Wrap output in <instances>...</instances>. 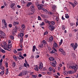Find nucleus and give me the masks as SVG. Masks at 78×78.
<instances>
[{
  "label": "nucleus",
  "instance_id": "f257e3e1",
  "mask_svg": "<svg viewBox=\"0 0 78 78\" xmlns=\"http://www.w3.org/2000/svg\"><path fill=\"white\" fill-rule=\"evenodd\" d=\"M54 59H55L53 57H50L49 58V60L52 61V62H51L50 63V64L55 67L56 65V60H54Z\"/></svg>",
  "mask_w": 78,
  "mask_h": 78
},
{
  "label": "nucleus",
  "instance_id": "f03ea898",
  "mask_svg": "<svg viewBox=\"0 0 78 78\" xmlns=\"http://www.w3.org/2000/svg\"><path fill=\"white\" fill-rule=\"evenodd\" d=\"M16 4L15 3H12L10 5V8H12L13 11L15 10V9L16 8V6H15Z\"/></svg>",
  "mask_w": 78,
  "mask_h": 78
},
{
  "label": "nucleus",
  "instance_id": "7ed1b4c3",
  "mask_svg": "<svg viewBox=\"0 0 78 78\" xmlns=\"http://www.w3.org/2000/svg\"><path fill=\"white\" fill-rule=\"evenodd\" d=\"M2 22L3 23H4V25L5 28H7L8 25H7V23L6 22V20L5 19H3L2 20Z\"/></svg>",
  "mask_w": 78,
  "mask_h": 78
},
{
  "label": "nucleus",
  "instance_id": "20e7f679",
  "mask_svg": "<svg viewBox=\"0 0 78 78\" xmlns=\"http://www.w3.org/2000/svg\"><path fill=\"white\" fill-rule=\"evenodd\" d=\"M73 69H74V71L75 72H76V71L77 70V69H78V66H73Z\"/></svg>",
  "mask_w": 78,
  "mask_h": 78
},
{
  "label": "nucleus",
  "instance_id": "39448f33",
  "mask_svg": "<svg viewBox=\"0 0 78 78\" xmlns=\"http://www.w3.org/2000/svg\"><path fill=\"white\" fill-rule=\"evenodd\" d=\"M55 27H53V26L51 25H49V28L51 30V31H53V30H54L55 29Z\"/></svg>",
  "mask_w": 78,
  "mask_h": 78
},
{
  "label": "nucleus",
  "instance_id": "423d86ee",
  "mask_svg": "<svg viewBox=\"0 0 78 78\" xmlns=\"http://www.w3.org/2000/svg\"><path fill=\"white\" fill-rule=\"evenodd\" d=\"M43 67V64H42V62H40L39 66L38 67V68L39 69H42Z\"/></svg>",
  "mask_w": 78,
  "mask_h": 78
},
{
  "label": "nucleus",
  "instance_id": "0eeeda50",
  "mask_svg": "<svg viewBox=\"0 0 78 78\" xmlns=\"http://www.w3.org/2000/svg\"><path fill=\"white\" fill-rule=\"evenodd\" d=\"M43 6V5L41 4L38 5H37V7L38 9H42Z\"/></svg>",
  "mask_w": 78,
  "mask_h": 78
},
{
  "label": "nucleus",
  "instance_id": "6e6552de",
  "mask_svg": "<svg viewBox=\"0 0 78 78\" xmlns=\"http://www.w3.org/2000/svg\"><path fill=\"white\" fill-rule=\"evenodd\" d=\"M17 29H15L13 30H12V33L13 35H15L16 33L17 32Z\"/></svg>",
  "mask_w": 78,
  "mask_h": 78
},
{
  "label": "nucleus",
  "instance_id": "1a4fd4ad",
  "mask_svg": "<svg viewBox=\"0 0 78 78\" xmlns=\"http://www.w3.org/2000/svg\"><path fill=\"white\" fill-rule=\"evenodd\" d=\"M34 14V11L33 10H30L29 12V15H32Z\"/></svg>",
  "mask_w": 78,
  "mask_h": 78
},
{
  "label": "nucleus",
  "instance_id": "9d476101",
  "mask_svg": "<svg viewBox=\"0 0 78 78\" xmlns=\"http://www.w3.org/2000/svg\"><path fill=\"white\" fill-rule=\"evenodd\" d=\"M0 34H1L2 36H5V33L3 32V31L2 30H0Z\"/></svg>",
  "mask_w": 78,
  "mask_h": 78
},
{
  "label": "nucleus",
  "instance_id": "9b49d317",
  "mask_svg": "<svg viewBox=\"0 0 78 78\" xmlns=\"http://www.w3.org/2000/svg\"><path fill=\"white\" fill-rule=\"evenodd\" d=\"M21 28L22 30H25V26L24 24H22L21 25Z\"/></svg>",
  "mask_w": 78,
  "mask_h": 78
},
{
  "label": "nucleus",
  "instance_id": "f8f14e48",
  "mask_svg": "<svg viewBox=\"0 0 78 78\" xmlns=\"http://www.w3.org/2000/svg\"><path fill=\"white\" fill-rule=\"evenodd\" d=\"M38 48H43V44L41 43L38 45Z\"/></svg>",
  "mask_w": 78,
  "mask_h": 78
},
{
  "label": "nucleus",
  "instance_id": "ddd939ff",
  "mask_svg": "<svg viewBox=\"0 0 78 78\" xmlns=\"http://www.w3.org/2000/svg\"><path fill=\"white\" fill-rule=\"evenodd\" d=\"M77 47H78V44H77V43L75 44L74 47H73L74 50H75L76 48H77Z\"/></svg>",
  "mask_w": 78,
  "mask_h": 78
},
{
  "label": "nucleus",
  "instance_id": "4468645a",
  "mask_svg": "<svg viewBox=\"0 0 78 78\" xmlns=\"http://www.w3.org/2000/svg\"><path fill=\"white\" fill-rule=\"evenodd\" d=\"M18 36L21 37H22L24 36V34L23 33H20L19 34Z\"/></svg>",
  "mask_w": 78,
  "mask_h": 78
},
{
  "label": "nucleus",
  "instance_id": "2eb2a0df",
  "mask_svg": "<svg viewBox=\"0 0 78 78\" xmlns=\"http://www.w3.org/2000/svg\"><path fill=\"white\" fill-rule=\"evenodd\" d=\"M53 41V37L51 36L49 38V41L52 42Z\"/></svg>",
  "mask_w": 78,
  "mask_h": 78
},
{
  "label": "nucleus",
  "instance_id": "dca6fc26",
  "mask_svg": "<svg viewBox=\"0 0 78 78\" xmlns=\"http://www.w3.org/2000/svg\"><path fill=\"white\" fill-rule=\"evenodd\" d=\"M34 69L36 70V71H39V69H38V65H36L35 67L34 68Z\"/></svg>",
  "mask_w": 78,
  "mask_h": 78
},
{
  "label": "nucleus",
  "instance_id": "f3484780",
  "mask_svg": "<svg viewBox=\"0 0 78 78\" xmlns=\"http://www.w3.org/2000/svg\"><path fill=\"white\" fill-rule=\"evenodd\" d=\"M4 73H5V72H4V71H2L0 73V76H3Z\"/></svg>",
  "mask_w": 78,
  "mask_h": 78
},
{
  "label": "nucleus",
  "instance_id": "a211bd4d",
  "mask_svg": "<svg viewBox=\"0 0 78 78\" xmlns=\"http://www.w3.org/2000/svg\"><path fill=\"white\" fill-rule=\"evenodd\" d=\"M0 51H1V52H2V53H6V51H5V50L1 48H0Z\"/></svg>",
  "mask_w": 78,
  "mask_h": 78
},
{
  "label": "nucleus",
  "instance_id": "6ab92c4d",
  "mask_svg": "<svg viewBox=\"0 0 78 78\" xmlns=\"http://www.w3.org/2000/svg\"><path fill=\"white\" fill-rule=\"evenodd\" d=\"M19 22H14L13 23V25L14 26H15L16 25H19Z\"/></svg>",
  "mask_w": 78,
  "mask_h": 78
},
{
  "label": "nucleus",
  "instance_id": "aec40b11",
  "mask_svg": "<svg viewBox=\"0 0 78 78\" xmlns=\"http://www.w3.org/2000/svg\"><path fill=\"white\" fill-rule=\"evenodd\" d=\"M32 10V11H34V5H32L31 6V7H30Z\"/></svg>",
  "mask_w": 78,
  "mask_h": 78
},
{
  "label": "nucleus",
  "instance_id": "412c9836",
  "mask_svg": "<svg viewBox=\"0 0 78 78\" xmlns=\"http://www.w3.org/2000/svg\"><path fill=\"white\" fill-rule=\"evenodd\" d=\"M7 45H6V43H3V47L4 48H6L7 47Z\"/></svg>",
  "mask_w": 78,
  "mask_h": 78
},
{
  "label": "nucleus",
  "instance_id": "4be33fe9",
  "mask_svg": "<svg viewBox=\"0 0 78 78\" xmlns=\"http://www.w3.org/2000/svg\"><path fill=\"white\" fill-rule=\"evenodd\" d=\"M53 46L54 47H55L56 48V47H58V44L56 43H55L53 44Z\"/></svg>",
  "mask_w": 78,
  "mask_h": 78
},
{
  "label": "nucleus",
  "instance_id": "5701e85b",
  "mask_svg": "<svg viewBox=\"0 0 78 78\" xmlns=\"http://www.w3.org/2000/svg\"><path fill=\"white\" fill-rule=\"evenodd\" d=\"M13 58H14V59L16 61H17V57H16V56L14 55L13 56Z\"/></svg>",
  "mask_w": 78,
  "mask_h": 78
},
{
  "label": "nucleus",
  "instance_id": "b1692460",
  "mask_svg": "<svg viewBox=\"0 0 78 78\" xmlns=\"http://www.w3.org/2000/svg\"><path fill=\"white\" fill-rule=\"evenodd\" d=\"M66 27L64 26V25H62V29L63 30H65V29H66Z\"/></svg>",
  "mask_w": 78,
  "mask_h": 78
},
{
  "label": "nucleus",
  "instance_id": "393cba45",
  "mask_svg": "<svg viewBox=\"0 0 78 78\" xmlns=\"http://www.w3.org/2000/svg\"><path fill=\"white\" fill-rule=\"evenodd\" d=\"M42 43L44 44V45H45V44H47V42L45 40H43L42 41Z\"/></svg>",
  "mask_w": 78,
  "mask_h": 78
},
{
  "label": "nucleus",
  "instance_id": "a878e982",
  "mask_svg": "<svg viewBox=\"0 0 78 78\" xmlns=\"http://www.w3.org/2000/svg\"><path fill=\"white\" fill-rule=\"evenodd\" d=\"M52 9H54L53 11H55V8H56V7L55 5H53V6H52Z\"/></svg>",
  "mask_w": 78,
  "mask_h": 78
},
{
  "label": "nucleus",
  "instance_id": "bb28decb",
  "mask_svg": "<svg viewBox=\"0 0 78 78\" xmlns=\"http://www.w3.org/2000/svg\"><path fill=\"white\" fill-rule=\"evenodd\" d=\"M65 17L66 19H68L69 18V16H68V14H65Z\"/></svg>",
  "mask_w": 78,
  "mask_h": 78
},
{
  "label": "nucleus",
  "instance_id": "cd10ccee",
  "mask_svg": "<svg viewBox=\"0 0 78 78\" xmlns=\"http://www.w3.org/2000/svg\"><path fill=\"white\" fill-rule=\"evenodd\" d=\"M62 41H63V40L62 39H61L60 41V42L59 43V45H61L62 44Z\"/></svg>",
  "mask_w": 78,
  "mask_h": 78
},
{
  "label": "nucleus",
  "instance_id": "c85d7f7f",
  "mask_svg": "<svg viewBox=\"0 0 78 78\" xmlns=\"http://www.w3.org/2000/svg\"><path fill=\"white\" fill-rule=\"evenodd\" d=\"M42 10L44 11V12H47V10L44 8H42Z\"/></svg>",
  "mask_w": 78,
  "mask_h": 78
},
{
  "label": "nucleus",
  "instance_id": "c756f323",
  "mask_svg": "<svg viewBox=\"0 0 78 78\" xmlns=\"http://www.w3.org/2000/svg\"><path fill=\"white\" fill-rule=\"evenodd\" d=\"M31 5V2H29L28 3L27 5V6H30V5Z\"/></svg>",
  "mask_w": 78,
  "mask_h": 78
},
{
  "label": "nucleus",
  "instance_id": "7c9ffc66",
  "mask_svg": "<svg viewBox=\"0 0 78 78\" xmlns=\"http://www.w3.org/2000/svg\"><path fill=\"white\" fill-rule=\"evenodd\" d=\"M53 70V69L52 68H51V67H50L49 68V71H50V72H51V71H52V70Z\"/></svg>",
  "mask_w": 78,
  "mask_h": 78
},
{
  "label": "nucleus",
  "instance_id": "2f4dec72",
  "mask_svg": "<svg viewBox=\"0 0 78 78\" xmlns=\"http://www.w3.org/2000/svg\"><path fill=\"white\" fill-rule=\"evenodd\" d=\"M7 47H8L9 48H11L12 47V44H8Z\"/></svg>",
  "mask_w": 78,
  "mask_h": 78
},
{
  "label": "nucleus",
  "instance_id": "473e14b6",
  "mask_svg": "<svg viewBox=\"0 0 78 78\" xmlns=\"http://www.w3.org/2000/svg\"><path fill=\"white\" fill-rule=\"evenodd\" d=\"M59 51H61V52H62V51H63L64 50H63V49H62L61 48H60L59 49H58Z\"/></svg>",
  "mask_w": 78,
  "mask_h": 78
},
{
  "label": "nucleus",
  "instance_id": "72a5a7b5",
  "mask_svg": "<svg viewBox=\"0 0 78 78\" xmlns=\"http://www.w3.org/2000/svg\"><path fill=\"white\" fill-rule=\"evenodd\" d=\"M8 73H9V71H8V69H7L6 70L5 74L8 75Z\"/></svg>",
  "mask_w": 78,
  "mask_h": 78
},
{
  "label": "nucleus",
  "instance_id": "f704fd0d",
  "mask_svg": "<svg viewBox=\"0 0 78 78\" xmlns=\"http://www.w3.org/2000/svg\"><path fill=\"white\" fill-rule=\"evenodd\" d=\"M68 73H69V74H72V71H69L67 72Z\"/></svg>",
  "mask_w": 78,
  "mask_h": 78
},
{
  "label": "nucleus",
  "instance_id": "c9c22d12",
  "mask_svg": "<svg viewBox=\"0 0 78 78\" xmlns=\"http://www.w3.org/2000/svg\"><path fill=\"white\" fill-rule=\"evenodd\" d=\"M15 66H16V63H15V62H13L12 63V66L13 67H14Z\"/></svg>",
  "mask_w": 78,
  "mask_h": 78
},
{
  "label": "nucleus",
  "instance_id": "e433bc0d",
  "mask_svg": "<svg viewBox=\"0 0 78 78\" xmlns=\"http://www.w3.org/2000/svg\"><path fill=\"white\" fill-rule=\"evenodd\" d=\"M55 23H56V22H55V21H51V24H52V25H55Z\"/></svg>",
  "mask_w": 78,
  "mask_h": 78
},
{
  "label": "nucleus",
  "instance_id": "4c0bfd02",
  "mask_svg": "<svg viewBox=\"0 0 78 78\" xmlns=\"http://www.w3.org/2000/svg\"><path fill=\"white\" fill-rule=\"evenodd\" d=\"M38 20H42V19H41V16H38Z\"/></svg>",
  "mask_w": 78,
  "mask_h": 78
},
{
  "label": "nucleus",
  "instance_id": "58836bf2",
  "mask_svg": "<svg viewBox=\"0 0 78 78\" xmlns=\"http://www.w3.org/2000/svg\"><path fill=\"white\" fill-rule=\"evenodd\" d=\"M10 37L11 39L13 40L14 39V36H10Z\"/></svg>",
  "mask_w": 78,
  "mask_h": 78
},
{
  "label": "nucleus",
  "instance_id": "ea45409f",
  "mask_svg": "<svg viewBox=\"0 0 78 78\" xmlns=\"http://www.w3.org/2000/svg\"><path fill=\"white\" fill-rule=\"evenodd\" d=\"M62 53L63 54V55H66V52L63 51L62 52Z\"/></svg>",
  "mask_w": 78,
  "mask_h": 78
},
{
  "label": "nucleus",
  "instance_id": "a19ab883",
  "mask_svg": "<svg viewBox=\"0 0 78 78\" xmlns=\"http://www.w3.org/2000/svg\"><path fill=\"white\" fill-rule=\"evenodd\" d=\"M15 29L16 30H18V29H19V27L18 26H16L15 27Z\"/></svg>",
  "mask_w": 78,
  "mask_h": 78
},
{
  "label": "nucleus",
  "instance_id": "79ce46f5",
  "mask_svg": "<svg viewBox=\"0 0 78 78\" xmlns=\"http://www.w3.org/2000/svg\"><path fill=\"white\" fill-rule=\"evenodd\" d=\"M8 62H6L5 63V65L6 67H7V68L8 67Z\"/></svg>",
  "mask_w": 78,
  "mask_h": 78
},
{
  "label": "nucleus",
  "instance_id": "37998d69",
  "mask_svg": "<svg viewBox=\"0 0 78 78\" xmlns=\"http://www.w3.org/2000/svg\"><path fill=\"white\" fill-rule=\"evenodd\" d=\"M55 52V51L52 50L50 52V53H51V54H53Z\"/></svg>",
  "mask_w": 78,
  "mask_h": 78
},
{
  "label": "nucleus",
  "instance_id": "c03bdc74",
  "mask_svg": "<svg viewBox=\"0 0 78 78\" xmlns=\"http://www.w3.org/2000/svg\"><path fill=\"white\" fill-rule=\"evenodd\" d=\"M23 42V38H21L20 39V42L21 43H22V42Z\"/></svg>",
  "mask_w": 78,
  "mask_h": 78
},
{
  "label": "nucleus",
  "instance_id": "a18cd8bd",
  "mask_svg": "<svg viewBox=\"0 0 78 78\" xmlns=\"http://www.w3.org/2000/svg\"><path fill=\"white\" fill-rule=\"evenodd\" d=\"M73 66H69V69H73Z\"/></svg>",
  "mask_w": 78,
  "mask_h": 78
},
{
  "label": "nucleus",
  "instance_id": "49530a36",
  "mask_svg": "<svg viewBox=\"0 0 78 78\" xmlns=\"http://www.w3.org/2000/svg\"><path fill=\"white\" fill-rule=\"evenodd\" d=\"M9 28H11V27H12V25L11 24H10L9 25Z\"/></svg>",
  "mask_w": 78,
  "mask_h": 78
},
{
  "label": "nucleus",
  "instance_id": "de8ad7c7",
  "mask_svg": "<svg viewBox=\"0 0 78 78\" xmlns=\"http://www.w3.org/2000/svg\"><path fill=\"white\" fill-rule=\"evenodd\" d=\"M71 45H72V47H73V48L74 47V44L72 43L71 44Z\"/></svg>",
  "mask_w": 78,
  "mask_h": 78
},
{
  "label": "nucleus",
  "instance_id": "09e8293b",
  "mask_svg": "<svg viewBox=\"0 0 78 78\" xmlns=\"http://www.w3.org/2000/svg\"><path fill=\"white\" fill-rule=\"evenodd\" d=\"M48 34V32H45L44 33V35H46V34Z\"/></svg>",
  "mask_w": 78,
  "mask_h": 78
},
{
  "label": "nucleus",
  "instance_id": "8fccbe9b",
  "mask_svg": "<svg viewBox=\"0 0 78 78\" xmlns=\"http://www.w3.org/2000/svg\"><path fill=\"white\" fill-rule=\"evenodd\" d=\"M17 50L18 51H22V48H18Z\"/></svg>",
  "mask_w": 78,
  "mask_h": 78
},
{
  "label": "nucleus",
  "instance_id": "3c124183",
  "mask_svg": "<svg viewBox=\"0 0 78 78\" xmlns=\"http://www.w3.org/2000/svg\"><path fill=\"white\" fill-rule=\"evenodd\" d=\"M13 51L14 53H17V51H16L15 49L13 50Z\"/></svg>",
  "mask_w": 78,
  "mask_h": 78
},
{
  "label": "nucleus",
  "instance_id": "603ef678",
  "mask_svg": "<svg viewBox=\"0 0 78 78\" xmlns=\"http://www.w3.org/2000/svg\"><path fill=\"white\" fill-rule=\"evenodd\" d=\"M4 67H3V66H1V70H4Z\"/></svg>",
  "mask_w": 78,
  "mask_h": 78
},
{
  "label": "nucleus",
  "instance_id": "864d4df0",
  "mask_svg": "<svg viewBox=\"0 0 78 78\" xmlns=\"http://www.w3.org/2000/svg\"><path fill=\"white\" fill-rule=\"evenodd\" d=\"M21 73H22V75H25V72H24V71H22L21 72Z\"/></svg>",
  "mask_w": 78,
  "mask_h": 78
},
{
  "label": "nucleus",
  "instance_id": "5fc2aeb1",
  "mask_svg": "<svg viewBox=\"0 0 78 78\" xmlns=\"http://www.w3.org/2000/svg\"><path fill=\"white\" fill-rule=\"evenodd\" d=\"M7 50L8 51H10L11 50V48H9L8 47H7Z\"/></svg>",
  "mask_w": 78,
  "mask_h": 78
},
{
  "label": "nucleus",
  "instance_id": "6e6d98bb",
  "mask_svg": "<svg viewBox=\"0 0 78 78\" xmlns=\"http://www.w3.org/2000/svg\"><path fill=\"white\" fill-rule=\"evenodd\" d=\"M71 26H73L74 25H75V24L74 23H70Z\"/></svg>",
  "mask_w": 78,
  "mask_h": 78
},
{
  "label": "nucleus",
  "instance_id": "4d7b16f0",
  "mask_svg": "<svg viewBox=\"0 0 78 78\" xmlns=\"http://www.w3.org/2000/svg\"><path fill=\"white\" fill-rule=\"evenodd\" d=\"M17 8H21V6L19 5H17Z\"/></svg>",
  "mask_w": 78,
  "mask_h": 78
},
{
  "label": "nucleus",
  "instance_id": "13d9d810",
  "mask_svg": "<svg viewBox=\"0 0 78 78\" xmlns=\"http://www.w3.org/2000/svg\"><path fill=\"white\" fill-rule=\"evenodd\" d=\"M23 76V75H22V73H20L18 75V76Z\"/></svg>",
  "mask_w": 78,
  "mask_h": 78
},
{
  "label": "nucleus",
  "instance_id": "bf43d9fd",
  "mask_svg": "<svg viewBox=\"0 0 78 78\" xmlns=\"http://www.w3.org/2000/svg\"><path fill=\"white\" fill-rule=\"evenodd\" d=\"M41 26H43V25H44V22H42L41 23Z\"/></svg>",
  "mask_w": 78,
  "mask_h": 78
},
{
  "label": "nucleus",
  "instance_id": "052dcab7",
  "mask_svg": "<svg viewBox=\"0 0 78 78\" xmlns=\"http://www.w3.org/2000/svg\"><path fill=\"white\" fill-rule=\"evenodd\" d=\"M56 20V21H58V20H59V18H58V17H57L55 19Z\"/></svg>",
  "mask_w": 78,
  "mask_h": 78
},
{
  "label": "nucleus",
  "instance_id": "680f3d73",
  "mask_svg": "<svg viewBox=\"0 0 78 78\" xmlns=\"http://www.w3.org/2000/svg\"><path fill=\"white\" fill-rule=\"evenodd\" d=\"M42 74H39L38 75V76L39 77H42Z\"/></svg>",
  "mask_w": 78,
  "mask_h": 78
},
{
  "label": "nucleus",
  "instance_id": "e2e57ef3",
  "mask_svg": "<svg viewBox=\"0 0 78 78\" xmlns=\"http://www.w3.org/2000/svg\"><path fill=\"white\" fill-rule=\"evenodd\" d=\"M36 48V46H33V49H35Z\"/></svg>",
  "mask_w": 78,
  "mask_h": 78
},
{
  "label": "nucleus",
  "instance_id": "0e129e2a",
  "mask_svg": "<svg viewBox=\"0 0 78 78\" xmlns=\"http://www.w3.org/2000/svg\"><path fill=\"white\" fill-rule=\"evenodd\" d=\"M69 36L70 37H71L72 36V34H69Z\"/></svg>",
  "mask_w": 78,
  "mask_h": 78
},
{
  "label": "nucleus",
  "instance_id": "69168bd1",
  "mask_svg": "<svg viewBox=\"0 0 78 78\" xmlns=\"http://www.w3.org/2000/svg\"><path fill=\"white\" fill-rule=\"evenodd\" d=\"M4 5L5 6H7V4H6V2H4Z\"/></svg>",
  "mask_w": 78,
  "mask_h": 78
},
{
  "label": "nucleus",
  "instance_id": "338daca9",
  "mask_svg": "<svg viewBox=\"0 0 78 78\" xmlns=\"http://www.w3.org/2000/svg\"><path fill=\"white\" fill-rule=\"evenodd\" d=\"M32 76L34 77V78H36V76L35 75H32Z\"/></svg>",
  "mask_w": 78,
  "mask_h": 78
},
{
  "label": "nucleus",
  "instance_id": "774afa93",
  "mask_svg": "<svg viewBox=\"0 0 78 78\" xmlns=\"http://www.w3.org/2000/svg\"><path fill=\"white\" fill-rule=\"evenodd\" d=\"M5 6L4 5L2 6H1V8L2 9H3V8H5Z\"/></svg>",
  "mask_w": 78,
  "mask_h": 78
}]
</instances>
